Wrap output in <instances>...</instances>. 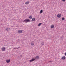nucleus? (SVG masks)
<instances>
[{"mask_svg": "<svg viewBox=\"0 0 66 66\" xmlns=\"http://www.w3.org/2000/svg\"><path fill=\"white\" fill-rule=\"evenodd\" d=\"M30 20L28 19H25L23 21V22H25V23H27V22H30Z\"/></svg>", "mask_w": 66, "mask_h": 66, "instance_id": "1", "label": "nucleus"}, {"mask_svg": "<svg viewBox=\"0 0 66 66\" xmlns=\"http://www.w3.org/2000/svg\"><path fill=\"white\" fill-rule=\"evenodd\" d=\"M35 60V59L32 58L31 60L29 61L30 63H31V62H33Z\"/></svg>", "mask_w": 66, "mask_h": 66, "instance_id": "2", "label": "nucleus"}, {"mask_svg": "<svg viewBox=\"0 0 66 66\" xmlns=\"http://www.w3.org/2000/svg\"><path fill=\"white\" fill-rule=\"evenodd\" d=\"M22 30H18V33H22Z\"/></svg>", "mask_w": 66, "mask_h": 66, "instance_id": "3", "label": "nucleus"}, {"mask_svg": "<svg viewBox=\"0 0 66 66\" xmlns=\"http://www.w3.org/2000/svg\"><path fill=\"white\" fill-rule=\"evenodd\" d=\"M2 51H4L5 50V47H3L2 48Z\"/></svg>", "mask_w": 66, "mask_h": 66, "instance_id": "4", "label": "nucleus"}, {"mask_svg": "<svg viewBox=\"0 0 66 66\" xmlns=\"http://www.w3.org/2000/svg\"><path fill=\"white\" fill-rule=\"evenodd\" d=\"M57 16L58 18H60L61 17V14H59L57 15Z\"/></svg>", "mask_w": 66, "mask_h": 66, "instance_id": "5", "label": "nucleus"}, {"mask_svg": "<svg viewBox=\"0 0 66 66\" xmlns=\"http://www.w3.org/2000/svg\"><path fill=\"white\" fill-rule=\"evenodd\" d=\"M6 61L7 63H9L10 62V60L9 59L8 60H6Z\"/></svg>", "mask_w": 66, "mask_h": 66, "instance_id": "6", "label": "nucleus"}, {"mask_svg": "<svg viewBox=\"0 0 66 66\" xmlns=\"http://www.w3.org/2000/svg\"><path fill=\"white\" fill-rule=\"evenodd\" d=\"M54 25L53 24L51 25V28H54Z\"/></svg>", "mask_w": 66, "mask_h": 66, "instance_id": "7", "label": "nucleus"}, {"mask_svg": "<svg viewBox=\"0 0 66 66\" xmlns=\"http://www.w3.org/2000/svg\"><path fill=\"white\" fill-rule=\"evenodd\" d=\"M36 59H37V60H39V56H37L36 57Z\"/></svg>", "mask_w": 66, "mask_h": 66, "instance_id": "8", "label": "nucleus"}, {"mask_svg": "<svg viewBox=\"0 0 66 66\" xmlns=\"http://www.w3.org/2000/svg\"><path fill=\"white\" fill-rule=\"evenodd\" d=\"M61 59L63 60H65L66 59V57L65 56H63L62 57Z\"/></svg>", "mask_w": 66, "mask_h": 66, "instance_id": "9", "label": "nucleus"}, {"mask_svg": "<svg viewBox=\"0 0 66 66\" xmlns=\"http://www.w3.org/2000/svg\"><path fill=\"white\" fill-rule=\"evenodd\" d=\"M11 30V29L10 28H7L6 29V30L7 31H9V30Z\"/></svg>", "mask_w": 66, "mask_h": 66, "instance_id": "10", "label": "nucleus"}, {"mask_svg": "<svg viewBox=\"0 0 66 66\" xmlns=\"http://www.w3.org/2000/svg\"><path fill=\"white\" fill-rule=\"evenodd\" d=\"M29 18L30 19H32L33 18V16H29Z\"/></svg>", "mask_w": 66, "mask_h": 66, "instance_id": "11", "label": "nucleus"}, {"mask_svg": "<svg viewBox=\"0 0 66 66\" xmlns=\"http://www.w3.org/2000/svg\"><path fill=\"white\" fill-rule=\"evenodd\" d=\"M31 45H32V46H33V45H34V43L33 42H31Z\"/></svg>", "mask_w": 66, "mask_h": 66, "instance_id": "12", "label": "nucleus"}, {"mask_svg": "<svg viewBox=\"0 0 66 66\" xmlns=\"http://www.w3.org/2000/svg\"><path fill=\"white\" fill-rule=\"evenodd\" d=\"M32 21H34L35 20V18H33L32 19Z\"/></svg>", "mask_w": 66, "mask_h": 66, "instance_id": "13", "label": "nucleus"}, {"mask_svg": "<svg viewBox=\"0 0 66 66\" xmlns=\"http://www.w3.org/2000/svg\"><path fill=\"white\" fill-rule=\"evenodd\" d=\"M29 2L28 1L26 2L25 3V4H29Z\"/></svg>", "mask_w": 66, "mask_h": 66, "instance_id": "14", "label": "nucleus"}, {"mask_svg": "<svg viewBox=\"0 0 66 66\" xmlns=\"http://www.w3.org/2000/svg\"><path fill=\"white\" fill-rule=\"evenodd\" d=\"M43 10L42 9L40 11V13L41 14H42V13H43Z\"/></svg>", "mask_w": 66, "mask_h": 66, "instance_id": "15", "label": "nucleus"}, {"mask_svg": "<svg viewBox=\"0 0 66 66\" xmlns=\"http://www.w3.org/2000/svg\"><path fill=\"white\" fill-rule=\"evenodd\" d=\"M63 38H64V36H62V37H61V39H63Z\"/></svg>", "mask_w": 66, "mask_h": 66, "instance_id": "16", "label": "nucleus"}, {"mask_svg": "<svg viewBox=\"0 0 66 66\" xmlns=\"http://www.w3.org/2000/svg\"><path fill=\"white\" fill-rule=\"evenodd\" d=\"M42 23H39V24L38 25V26H41L42 25Z\"/></svg>", "mask_w": 66, "mask_h": 66, "instance_id": "17", "label": "nucleus"}, {"mask_svg": "<svg viewBox=\"0 0 66 66\" xmlns=\"http://www.w3.org/2000/svg\"><path fill=\"white\" fill-rule=\"evenodd\" d=\"M41 44L42 45H44V42H42L41 43Z\"/></svg>", "mask_w": 66, "mask_h": 66, "instance_id": "18", "label": "nucleus"}, {"mask_svg": "<svg viewBox=\"0 0 66 66\" xmlns=\"http://www.w3.org/2000/svg\"><path fill=\"white\" fill-rule=\"evenodd\" d=\"M65 19L63 17V18H62V20H65Z\"/></svg>", "mask_w": 66, "mask_h": 66, "instance_id": "19", "label": "nucleus"}, {"mask_svg": "<svg viewBox=\"0 0 66 66\" xmlns=\"http://www.w3.org/2000/svg\"><path fill=\"white\" fill-rule=\"evenodd\" d=\"M62 1L63 2H65V1H66V0H62Z\"/></svg>", "mask_w": 66, "mask_h": 66, "instance_id": "20", "label": "nucleus"}, {"mask_svg": "<svg viewBox=\"0 0 66 66\" xmlns=\"http://www.w3.org/2000/svg\"><path fill=\"white\" fill-rule=\"evenodd\" d=\"M22 55H20V57H22Z\"/></svg>", "mask_w": 66, "mask_h": 66, "instance_id": "21", "label": "nucleus"}, {"mask_svg": "<svg viewBox=\"0 0 66 66\" xmlns=\"http://www.w3.org/2000/svg\"><path fill=\"white\" fill-rule=\"evenodd\" d=\"M49 62H52V61H50Z\"/></svg>", "mask_w": 66, "mask_h": 66, "instance_id": "22", "label": "nucleus"}, {"mask_svg": "<svg viewBox=\"0 0 66 66\" xmlns=\"http://www.w3.org/2000/svg\"><path fill=\"white\" fill-rule=\"evenodd\" d=\"M14 49H17V48H14Z\"/></svg>", "mask_w": 66, "mask_h": 66, "instance_id": "23", "label": "nucleus"}, {"mask_svg": "<svg viewBox=\"0 0 66 66\" xmlns=\"http://www.w3.org/2000/svg\"><path fill=\"white\" fill-rule=\"evenodd\" d=\"M65 56H66V52H65Z\"/></svg>", "mask_w": 66, "mask_h": 66, "instance_id": "24", "label": "nucleus"}, {"mask_svg": "<svg viewBox=\"0 0 66 66\" xmlns=\"http://www.w3.org/2000/svg\"><path fill=\"white\" fill-rule=\"evenodd\" d=\"M20 47H18V49H19V48H20Z\"/></svg>", "mask_w": 66, "mask_h": 66, "instance_id": "25", "label": "nucleus"}, {"mask_svg": "<svg viewBox=\"0 0 66 66\" xmlns=\"http://www.w3.org/2000/svg\"><path fill=\"white\" fill-rule=\"evenodd\" d=\"M18 48H16V49H18Z\"/></svg>", "mask_w": 66, "mask_h": 66, "instance_id": "26", "label": "nucleus"}]
</instances>
